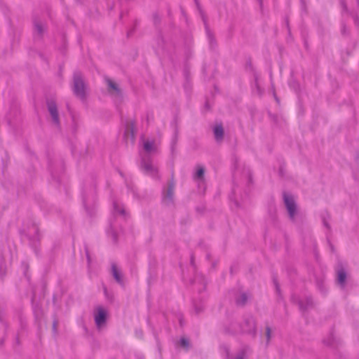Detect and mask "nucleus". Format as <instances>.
Wrapping results in <instances>:
<instances>
[{"label": "nucleus", "instance_id": "f257e3e1", "mask_svg": "<svg viewBox=\"0 0 359 359\" xmlns=\"http://www.w3.org/2000/svg\"><path fill=\"white\" fill-rule=\"evenodd\" d=\"M175 174L172 171L166 186H164L161 191V201L162 205L166 208H175L176 206L175 194Z\"/></svg>", "mask_w": 359, "mask_h": 359}, {"label": "nucleus", "instance_id": "f03ea898", "mask_svg": "<svg viewBox=\"0 0 359 359\" xmlns=\"http://www.w3.org/2000/svg\"><path fill=\"white\" fill-rule=\"evenodd\" d=\"M73 92L81 100H86V83L83 76L79 71L74 72L73 74Z\"/></svg>", "mask_w": 359, "mask_h": 359}, {"label": "nucleus", "instance_id": "7ed1b4c3", "mask_svg": "<svg viewBox=\"0 0 359 359\" xmlns=\"http://www.w3.org/2000/svg\"><path fill=\"white\" fill-rule=\"evenodd\" d=\"M291 302L298 305L300 312L303 314L308 313L310 309H314L316 306L314 300L311 295L306 296L304 299H302L298 296L292 294L291 296Z\"/></svg>", "mask_w": 359, "mask_h": 359}, {"label": "nucleus", "instance_id": "20e7f679", "mask_svg": "<svg viewBox=\"0 0 359 359\" xmlns=\"http://www.w3.org/2000/svg\"><path fill=\"white\" fill-rule=\"evenodd\" d=\"M335 273L336 284L340 287V289H345L347 285L348 273L341 261H339L337 262V264L335 267Z\"/></svg>", "mask_w": 359, "mask_h": 359}, {"label": "nucleus", "instance_id": "39448f33", "mask_svg": "<svg viewBox=\"0 0 359 359\" xmlns=\"http://www.w3.org/2000/svg\"><path fill=\"white\" fill-rule=\"evenodd\" d=\"M238 327H240V334H248L250 335L253 339L257 336V325L255 318L252 316L245 318L243 320V323L238 324Z\"/></svg>", "mask_w": 359, "mask_h": 359}, {"label": "nucleus", "instance_id": "423d86ee", "mask_svg": "<svg viewBox=\"0 0 359 359\" xmlns=\"http://www.w3.org/2000/svg\"><path fill=\"white\" fill-rule=\"evenodd\" d=\"M283 198L290 220L292 222H295V217L299 215V212L293 196L284 191L283 193Z\"/></svg>", "mask_w": 359, "mask_h": 359}, {"label": "nucleus", "instance_id": "0eeeda50", "mask_svg": "<svg viewBox=\"0 0 359 359\" xmlns=\"http://www.w3.org/2000/svg\"><path fill=\"white\" fill-rule=\"evenodd\" d=\"M108 318V311L101 306L97 307L95 314L94 320L95 325L98 330L102 329L107 324Z\"/></svg>", "mask_w": 359, "mask_h": 359}, {"label": "nucleus", "instance_id": "6e6552de", "mask_svg": "<svg viewBox=\"0 0 359 359\" xmlns=\"http://www.w3.org/2000/svg\"><path fill=\"white\" fill-rule=\"evenodd\" d=\"M35 294L32 295L31 302L32 305L33 313L34 316L35 323L37 325L39 332L42 329V321L43 318V311L41 306L39 303L34 302Z\"/></svg>", "mask_w": 359, "mask_h": 359}, {"label": "nucleus", "instance_id": "1a4fd4ad", "mask_svg": "<svg viewBox=\"0 0 359 359\" xmlns=\"http://www.w3.org/2000/svg\"><path fill=\"white\" fill-rule=\"evenodd\" d=\"M46 105L48 111L51 116L53 123L57 126H59L60 124V121L56 102L53 100L48 99L46 100Z\"/></svg>", "mask_w": 359, "mask_h": 359}, {"label": "nucleus", "instance_id": "9d476101", "mask_svg": "<svg viewBox=\"0 0 359 359\" xmlns=\"http://www.w3.org/2000/svg\"><path fill=\"white\" fill-rule=\"evenodd\" d=\"M229 323L228 325H224V332L225 334L236 336L240 334V327H238V324L240 323L236 322L233 318L229 317Z\"/></svg>", "mask_w": 359, "mask_h": 359}, {"label": "nucleus", "instance_id": "9b49d317", "mask_svg": "<svg viewBox=\"0 0 359 359\" xmlns=\"http://www.w3.org/2000/svg\"><path fill=\"white\" fill-rule=\"evenodd\" d=\"M124 139L128 143L130 140L133 144L135 140V121H130L126 125V129L124 133Z\"/></svg>", "mask_w": 359, "mask_h": 359}, {"label": "nucleus", "instance_id": "f8f14e48", "mask_svg": "<svg viewBox=\"0 0 359 359\" xmlns=\"http://www.w3.org/2000/svg\"><path fill=\"white\" fill-rule=\"evenodd\" d=\"M140 168L146 174L153 177H155L158 175V170L153 166L149 158H148V159L145 158L142 159Z\"/></svg>", "mask_w": 359, "mask_h": 359}, {"label": "nucleus", "instance_id": "ddd939ff", "mask_svg": "<svg viewBox=\"0 0 359 359\" xmlns=\"http://www.w3.org/2000/svg\"><path fill=\"white\" fill-rule=\"evenodd\" d=\"M27 236L29 240L32 245L36 248V243H39L41 240L39 229L36 226H32V229H29Z\"/></svg>", "mask_w": 359, "mask_h": 359}, {"label": "nucleus", "instance_id": "4468645a", "mask_svg": "<svg viewBox=\"0 0 359 359\" xmlns=\"http://www.w3.org/2000/svg\"><path fill=\"white\" fill-rule=\"evenodd\" d=\"M111 273L114 280L121 286L124 287L123 273L115 263H112L111 265Z\"/></svg>", "mask_w": 359, "mask_h": 359}, {"label": "nucleus", "instance_id": "2eb2a0df", "mask_svg": "<svg viewBox=\"0 0 359 359\" xmlns=\"http://www.w3.org/2000/svg\"><path fill=\"white\" fill-rule=\"evenodd\" d=\"M105 82L107 84V90L109 94L114 95L118 97H121L122 95V91L117 83L108 77L105 78Z\"/></svg>", "mask_w": 359, "mask_h": 359}, {"label": "nucleus", "instance_id": "dca6fc26", "mask_svg": "<svg viewBox=\"0 0 359 359\" xmlns=\"http://www.w3.org/2000/svg\"><path fill=\"white\" fill-rule=\"evenodd\" d=\"M323 342L325 345L332 348H337L341 344V341L334 336L333 331L330 332L329 337L323 339Z\"/></svg>", "mask_w": 359, "mask_h": 359}, {"label": "nucleus", "instance_id": "f3484780", "mask_svg": "<svg viewBox=\"0 0 359 359\" xmlns=\"http://www.w3.org/2000/svg\"><path fill=\"white\" fill-rule=\"evenodd\" d=\"M325 274H322L320 276L315 275L316 285L320 292L323 294H325L327 292V290L325 285Z\"/></svg>", "mask_w": 359, "mask_h": 359}, {"label": "nucleus", "instance_id": "a211bd4d", "mask_svg": "<svg viewBox=\"0 0 359 359\" xmlns=\"http://www.w3.org/2000/svg\"><path fill=\"white\" fill-rule=\"evenodd\" d=\"M213 133L215 139L217 142L223 140L224 137V130L222 123L217 124L214 127Z\"/></svg>", "mask_w": 359, "mask_h": 359}, {"label": "nucleus", "instance_id": "6ab92c4d", "mask_svg": "<svg viewBox=\"0 0 359 359\" xmlns=\"http://www.w3.org/2000/svg\"><path fill=\"white\" fill-rule=\"evenodd\" d=\"M120 226H109L107 229V234L112 238L114 243L118 242V229Z\"/></svg>", "mask_w": 359, "mask_h": 359}, {"label": "nucleus", "instance_id": "aec40b11", "mask_svg": "<svg viewBox=\"0 0 359 359\" xmlns=\"http://www.w3.org/2000/svg\"><path fill=\"white\" fill-rule=\"evenodd\" d=\"M248 300V294L246 292H242L239 297H236L235 303L238 306H245Z\"/></svg>", "mask_w": 359, "mask_h": 359}, {"label": "nucleus", "instance_id": "412c9836", "mask_svg": "<svg viewBox=\"0 0 359 359\" xmlns=\"http://www.w3.org/2000/svg\"><path fill=\"white\" fill-rule=\"evenodd\" d=\"M205 168L202 165H198L196 166V172L194 175V180H198V181H203L205 178Z\"/></svg>", "mask_w": 359, "mask_h": 359}, {"label": "nucleus", "instance_id": "4be33fe9", "mask_svg": "<svg viewBox=\"0 0 359 359\" xmlns=\"http://www.w3.org/2000/svg\"><path fill=\"white\" fill-rule=\"evenodd\" d=\"M178 345L186 351H188L191 347L189 339L186 337H182L180 339Z\"/></svg>", "mask_w": 359, "mask_h": 359}, {"label": "nucleus", "instance_id": "5701e85b", "mask_svg": "<svg viewBox=\"0 0 359 359\" xmlns=\"http://www.w3.org/2000/svg\"><path fill=\"white\" fill-rule=\"evenodd\" d=\"M272 278H273V283L275 288H276V292L278 296L279 297V298L283 299V295L281 293L280 284L278 283L276 275L273 273Z\"/></svg>", "mask_w": 359, "mask_h": 359}, {"label": "nucleus", "instance_id": "b1692460", "mask_svg": "<svg viewBox=\"0 0 359 359\" xmlns=\"http://www.w3.org/2000/svg\"><path fill=\"white\" fill-rule=\"evenodd\" d=\"M34 27L35 31L37 32V34L39 35V36L41 37L43 36V34L44 32V29H43V25H41V23L39 20H34Z\"/></svg>", "mask_w": 359, "mask_h": 359}, {"label": "nucleus", "instance_id": "393cba45", "mask_svg": "<svg viewBox=\"0 0 359 359\" xmlns=\"http://www.w3.org/2000/svg\"><path fill=\"white\" fill-rule=\"evenodd\" d=\"M114 210L116 214H119L123 217L126 216V212L123 208L121 207L117 203H114Z\"/></svg>", "mask_w": 359, "mask_h": 359}, {"label": "nucleus", "instance_id": "a878e982", "mask_svg": "<svg viewBox=\"0 0 359 359\" xmlns=\"http://www.w3.org/2000/svg\"><path fill=\"white\" fill-rule=\"evenodd\" d=\"M220 348L224 351V359H233L231 355L230 348L227 345L222 344L220 346Z\"/></svg>", "mask_w": 359, "mask_h": 359}, {"label": "nucleus", "instance_id": "bb28decb", "mask_svg": "<svg viewBox=\"0 0 359 359\" xmlns=\"http://www.w3.org/2000/svg\"><path fill=\"white\" fill-rule=\"evenodd\" d=\"M321 219L323 224H329L330 222V215L327 211H325L321 214Z\"/></svg>", "mask_w": 359, "mask_h": 359}, {"label": "nucleus", "instance_id": "cd10ccee", "mask_svg": "<svg viewBox=\"0 0 359 359\" xmlns=\"http://www.w3.org/2000/svg\"><path fill=\"white\" fill-rule=\"evenodd\" d=\"M3 313H4V309L1 308V306H0V323L3 325V326L4 327V332H5V334L7 332V330L8 328V323L4 320V318H3Z\"/></svg>", "mask_w": 359, "mask_h": 359}, {"label": "nucleus", "instance_id": "c85d7f7f", "mask_svg": "<svg viewBox=\"0 0 359 359\" xmlns=\"http://www.w3.org/2000/svg\"><path fill=\"white\" fill-rule=\"evenodd\" d=\"M0 259L1 261V263L0 265V278H4L6 276V267L3 266L4 257H3L1 252H0Z\"/></svg>", "mask_w": 359, "mask_h": 359}, {"label": "nucleus", "instance_id": "c756f323", "mask_svg": "<svg viewBox=\"0 0 359 359\" xmlns=\"http://www.w3.org/2000/svg\"><path fill=\"white\" fill-rule=\"evenodd\" d=\"M57 324H58V320H57V318L56 317V316L55 315L53 316V325H52V331H53V336H57Z\"/></svg>", "mask_w": 359, "mask_h": 359}, {"label": "nucleus", "instance_id": "7c9ffc66", "mask_svg": "<svg viewBox=\"0 0 359 359\" xmlns=\"http://www.w3.org/2000/svg\"><path fill=\"white\" fill-rule=\"evenodd\" d=\"M195 313L198 315L203 311V306L201 304H197L195 301L193 302Z\"/></svg>", "mask_w": 359, "mask_h": 359}, {"label": "nucleus", "instance_id": "2f4dec72", "mask_svg": "<svg viewBox=\"0 0 359 359\" xmlns=\"http://www.w3.org/2000/svg\"><path fill=\"white\" fill-rule=\"evenodd\" d=\"M271 332L272 331H271V328L270 327V326L266 325V332H265L266 338V345H268L269 344V341L271 340Z\"/></svg>", "mask_w": 359, "mask_h": 359}, {"label": "nucleus", "instance_id": "473e14b6", "mask_svg": "<svg viewBox=\"0 0 359 359\" xmlns=\"http://www.w3.org/2000/svg\"><path fill=\"white\" fill-rule=\"evenodd\" d=\"M153 145L154 144L152 142L147 141L144 143V149L147 152H151L153 149Z\"/></svg>", "mask_w": 359, "mask_h": 359}, {"label": "nucleus", "instance_id": "72a5a7b5", "mask_svg": "<svg viewBox=\"0 0 359 359\" xmlns=\"http://www.w3.org/2000/svg\"><path fill=\"white\" fill-rule=\"evenodd\" d=\"M207 34L211 46L216 43L215 39L211 32L207 28Z\"/></svg>", "mask_w": 359, "mask_h": 359}, {"label": "nucleus", "instance_id": "f704fd0d", "mask_svg": "<svg viewBox=\"0 0 359 359\" xmlns=\"http://www.w3.org/2000/svg\"><path fill=\"white\" fill-rule=\"evenodd\" d=\"M339 2H340V5L342 8L343 12L348 13L349 11H348V6L346 4V0H339Z\"/></svg>", "mask_w": 359, "mask_h": 359}, {"label": "nucleus", "instance_id": "c9c22d12", "mask_svg": "<svg viewBox=\"0 0 359 359\" xmlns=\"http://www.w3.org/2000/svg\"><path fill=\"white\" fill-rule=\"evenodd\" d=\"M238 268V264H233V265H231L230 266L229 272H230L231 276H233V274L235 273V272L236 271Z\"/></svg>", "mask_w": 359, "mask_h": 359}, {"label": "nucleus", "instance_id": "e433bc0d", "mask_svg": "<svg viewBox=\"0 0 359 359\" xmlns=\"http://www.w3.org/2000/svg\"><path fill=\"white\" fill-rule=\"evenodd\" d=\"M341 32V34L344 36L348 35V30L345 24H342Z\"/></svg>", "mask_w": 359, "mask_h": 359}, {"label": "nucleus", "instance_id": "4c0bfd02", "mask_svg": "<svg viewBox=\"0 0 359 359\" xmlns=\"http://www.w3.org/2000/svg\"><path fill=\"white\" fill-rule=\"evenodd\" d=\"M103 290H104V295L105 297L109 299V300H112V295L111 294H109V292H108V290H107V288L105 285H103Z\"/></svg>", "mask_w": 359, "mask_h": 359}, {"label": "nucleus", "instance_id": "58836bf2", "mask_svg": "<svg viewBox=\"0 0 359 359\" xmlns=\"http://www.w3.org/2000/svg\"><path fill=\"white\" fill-rule=\"evenodd\" d=\"M85 253H86L87 262H88V264H90V262H91V258H90L89 250L87 247L85 248Z\"/></svg>", "mask_w": 359, "mask_h": 359}, {"label": "nucleus", "instance_id": "ea45409f", "mask_svg": "<svg viewBox=\"0 0 359 359\" xmlns=\"http://www.w3.org/2000/svg\"><path fill=\"white\" fill-rule=\"evenodd\" d=\"M153 18H154V24L156 25H158L161 22V19H160L159 16L158 15V14H156V13L154 14Z\"/></svg>", "mask_w": 359, "mask_h": 359}, {"label": "nucleus", "instance_id": "a19ab883", "mask_svg": "<svg viewBox=\"0 0 359 359\" xmlns=\"http://www.w3.org/2000/svg\"><path fill=\"white\" fill-rule=\"evenodd\" d=\"M135 334H136V336L139 338H142L143 337V332L142 330H136L135 331Z\"/></svg>", "mask_w": 359, "mask_h": 359}, {"label": "nucleus", "instance_id": "79ce46f5", "mask_svg": "<svg viewBox=\"0 0 359 359\" xmlns=\"http://www.w3.org/2000/svg\"><path fill=\"white\" fill-rule=\"evenodd\" d=\"M327 242H328L329 245H330V247L331 251H332V252H334V250H335L334 247V245L331 243V242H330V239H329V238H327Z\"/></svg>", "mask_w": 359, "mask_h": 359}, {"label": "nucleus", "instance_id": "37998d69", "mask_svg": "<svg viewBox=\"0 0 359 359\" xmlns=\"http://www.w3.org/2000/svg\"><path fill=\"white\" fill-rule=\"evenodd\" d=\"M252 182H253V181H252V173L250 172L248 173V182H249L250 184H252Z\"/></svg>", "mask_w": 359, "mask_h": 359}, {"label": "nucleus", "instance_id": "c03bdc74", "mask_svg": "<svg viewBox=\"0 0 359 359\" xmlns=\"http://www.w3.org/2000/svg\"><path fill=\"white\" fill-rule=\"evenodd\" d=\"M134 31H135V28H133V29H132L129 30V31L127 32V36H128V37H130V36L133 34Z\"/></svg>", "mask_w": 359, "mask_h": 359}, {"label": "nucleus", "instance_id": "a18cd8bd", "mask_svg": "<svg viewBox=\"0 0 359 359\" xmlns=\"http://www.w3.org/2000/svg\"><path fill=\"white\" fill-rule=\"evenodd\" d=\"M191 264L194 266H195V262H194V255H191Z\"/></svg>", "mask_w": 359, "mask_h": 359}, {"label": "nucleus", "instance_id": "49530a36", "mask_svg": "<svg viewBox=\"0 0 359 359\" xmlns=\"http://www.w3.org/2000/svg\"><path fill=\"white\" fill-rule=\"evenodd\" d=\"M4 344V338H0V346H2Z\"/></svg>", "mask_w": 359, "mask_h": 359}, {"label": "nucleus", "instance_id": "de8ad7c7", "mask_svg": "<svg viewBox=\"0 0 359 359\" xmlns=\"http://www.w3.org/2000/svg\"><path fill=\"white\" fill-rule=\"evenodd\" d=\"M217 262H213L212 263V268L215 269L216 267V266H217Z\"/></svg>", "mask_w": 359, "mask_h": 359}, {"label": "nucleus", "instance_id": "09e8293b", "mask_svg": "<svg viewBox=\"0 0 359 359\" xmlns=\"http://www.w3.org/2000/svg\"><path fill=\"white\" fill-rule=\"evenodd\" d=\"M260 8H262L263 7V0H258Z\"/></svg>", "mask_w": 359, "mask_h": 359}, {"label": "nucleus", "instance_id": "8fccbe9b", "mask_svg": "<svg viewBox=\"0 0 359 359\" xmlns=\"http://www.w3.org/2000/svg\"><path fill=\"white\" fill-rule=\"evenodd\" d=\"M149 120H150V114H147V121L148 123L149 122Z\"/></svg>", "mask_w": 359, "mask_h": 359}, {"label": "nucleus", "instance_id": "3c124183", "mask_svg": "<svg viewBox=\"0 0 359 359\" xmlns=\"http://www.w3.org/2000/svg\"><path fill=\"white\" fill-rule=\"evenodd\" d=\"M286 23H287V27L288 31L290 32V26H289V21L287 19L286 20Z\"/></svg>", "mask_w": 359, "mask_h": 359}, {"label": "nucleus", "instance_id": "603ef678", "mask_svg": "<svg viewBox=\"0 0 359 359\" xmlns=\"http://www.w3.org/2000/svg\"><path fill=\"white\" fill-rule=\"evenodd\" d=\"M210 257H211L210 254L208 253L207 255H206L207 259H208V260L210 259Z\"/></svg>", "mask_w": 359, "mask_h": 359}, {"label": "nucleus", "instance_id": "864d4df0", "mask_svg": "<svg viewBox=\"0 0 359 359\" xmlns=\"http://www.w3.org/2000/svg\"><path fill=\"white\" fill-rule=\"evenodd\" d=\"M16 343H17L18 344H20V340H19V337H18V336H17V337H16Z\"/></svg>", "mask_w": 359, "mask_h": 359}, {"label": "nucleus", "instance_id": "5fc2aeb1", "mask_svg": "<svg viewBox=\"0 0 359 359\" xmlns=\"http://www.w3.org/2000/svg\"><path fill=\"white\" fill-rule=\"evenodd\" d=\"M274 97H275L276 100L278 102H279V99L278 98V97L276 96V94H274Z\"/></svg>", "mask_w": 359, "mask_h": 359}, {"label": "nucleus", "instance_id": "6e6d98bb", "mask_svg": "<svg viewBox=\"0 0 359 359\" xmlns=\"http://www.w3.org/2000/svg\"><path fill=\"white\" fill-rule=\"evenodd\" d=\"M202 245H203V242H202V241H200V242L198 243V245H199V246H202Z\"/></svg>", "mask_w": 359, "mask_h": 359}, {"label": "nucleus", "instance_id": "4d7b16f0", "mask_svg": "<svg viewBox=\"0 0 359 359\" xmlns=\"http://www.w3.org/2000/svg\"><path fill=\"white\" fill-rule=\"evenodd\" d=\"M195 2H196V4L197 6H199V4H198V0H195Z\"/></svg>", "mask_w": 359, "mask_h": 359}, {"label": "nucleus", "instance_id": "13d9d810", "mask_svg": "<svg viewBox=\"0 0 359 359\" xmlns=\"http://www.w3.org/2000/svg\"><path fill=\"white\" fill-rule=\"evenodd\" d=\"M137 359H144V357L143 356H138Z\"/></svg>", "mask_w": 359, "mask_h": 359}, {"label": "nucleus", "instance_id": "bf43d9fd", "mask_svg": "<svg viewBox=\"0 0 359 359\" xmlns=\"http://www.w3.org/2000/svg\"><path fill=\"white\" fill-rule=\"evenodd\" d=\"M356 159H357L358 161H359V154L357 155Z\"/></svg>", "mask_w": 359, "mask_h": 359}, {"label": "nucleus", "instance_id": "052dcab7", "mask_svg": "<svg viewBox=\"0 0 359 359\" xmlns=\"http://www.w3.org/2000/svg\"><path fill=\"white\" fill-rule=\"evenodd\" d=\"M205 107H206L207 108H209L208 102H206V104H205Z\"/></svg>", "mask_w": 359, "mask_h": 359}, {"label": "nucleus", "instance_id": "680f3d73", "mask_svg": "<svg viewBox=\"0 0 359 359\" xmlns=\"http://www.w3.org/2000/svg\"><path fill=\"white\" fill-rule=\"evenodd\" d=\"M89 215L92 217L93 215V212H89Z\"/></svg>", "mask_w": 359, "mask_h": 359}, {"label": "nucleus", "instance_id": "e2e57ef3", "mask_svg": "<svg viewBox=\"0 0 359 359\" xmlns=\"http://www.w3.org/2000/svg\"><path fill=\"white\" fill-rule=\"evenodd\" d=\"M326 227L327 228L328 230L330 229V225L326 226Z\"/></svg>", "mask_w": 359, "mask_h": 359}, {"label": "nucleus", "instance_id": "0e129e2a", "mask_svg": "<svg viewBox=\"0 0 359 359\" xmlns=\"http://www.w3.org/2000/svg\"><path fill=\"white\" fill-rule=\"evenodd\" d=\"M194 280H191V284H194Z\"/></svg>", "mask_w": 359, "mask_h": 359}, {"label": "nucleus", "instance_id": "69168bd1", "mask_svg": "<svg viewBox=\"0 0 359 359\" xmlns=\"http://www.w3.org/2000/svg\"><path fill=\"white\" fill-rule=\"evenodd\" d=\"M356 1H357L358 6L359 7V0H356Z\"/></svg>", "mask_w": 359, "mask_h": 359}, {"label": "nucleus", "instance_id": "338daca9", "mask_svg": "<svg viewBox=\"0 0 359 359\" xmlns=\"http://www.w3.org/2000/svg\"><path fill=\"white\" fill-rule=\"evenodd\" d=\"M248 65H251V62L250 61H249Z\"/></svg>", "mask_w": 359, "mask_h": 359}, {"label": "nucleus", "instance_id": "774afa93", "mask_svg": "<svg viewBox=\"0 0 359 359\" xmlns=\"http://www.w3.org/2000/svg\"><path fill=\"white\" fill-rule=\"evenodd\" d=\"M180 325H182V324H183V322L180 321Z\"/></svg>", "mask_w": 359, "mask_h": 359}]
</instances>
